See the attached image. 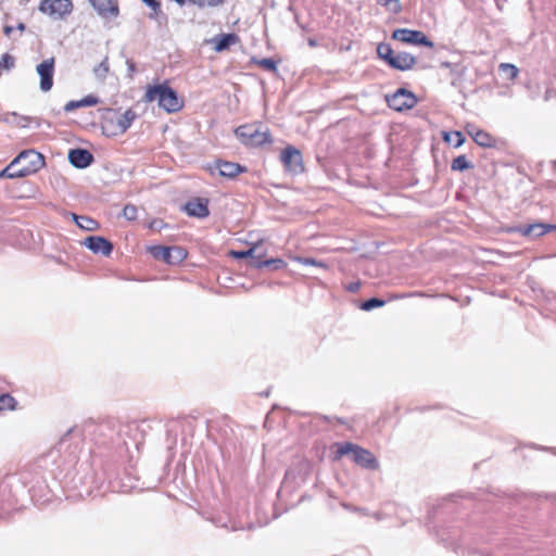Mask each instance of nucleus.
<instances>
[{"label": "nucleus", "instance_id": "obj_1", "mask_svg": "<svg viewBox=\"0 0 556 556\" xmlns=\"http://www.w3.org/2000/svg\"><path fill=\"white\" fill-rule=\"evenodd\" d=\"M144 100L147 102L157 101L159 106L167 113H176L184 106V102L179 99L177 91L167 84L148 87Z\"/></svg>", "mask_w": 556, "mask_h": 556}, {"label": "nucleus", "instance_id": "obj_2", "mask_svg": "<svg viewBox=\"0 0 556 556\" xmlns=\"http://www.w3.org/2000/svg\"><path fill=\"white\" fill-rule=\"evenodd\" d=\"M337 446V458L349 455L362 468L369 470H377L379 468L378 459L369 450L351 442L339 443Z\"/></svg>", "mask_w": 556, "mask_h": 556}, {"label": "nucleus", "instance_id": "obj_3", "mask_svg": "<svg viewBox=\"0 0 556 556\" xmlns=\"http://www.w3.org/2000/svg\"><path fill=\"white\" fill-rule=\"evenodd\" d=\"M236 136L241 143L248 147H262L265 143H271V135L268 129L262 130L256 125H241L235 130Z\"/></svg>", "mask_w": 556, "mask_h": 556}, {"label": "nucleus", "instance_id": "obj_4", "mask_svg": "<svg viewBox=\"0 0 556 556\" xmlns=\"http://www.w3.org/2000/svg\"><path fill=\"white\" fill-rule=\"evenodd\" d=\"M14 160L17 166L23 164L18 168L22 178L37 173L46 164L45 156L33 149L20 152Z\"/></svg>", "mask_w": 556, "mask_h": 556}, {"label": "nucleus", "instance_id": "obj_5", "mask_svg": "<svg viewBox=\"0 0 556 556\" xmlns=\"http://www.w3.org/2000/svg\"><path fill=\"white\" fill-rule=\"evenodd\" d=\"M136 117L137 115L131 109L126 110L123 114H118L115 110L108 109L106 114L103 116V128H109L111 125L114 127L112 131L113 135L124 134L129 129Z\"/></svg>", "mask_w": 556, "mask_h": 556}, {"label": "nucleus", "instance_id": "obj_6", "mask_svg": "<svg viewBox=\"0 0 556 556\" xmlns=\"http://www.w3.org/2000/svg\"><path fill=\"white\" fill-rule=\"evenodd\" d=\"M148 251L154 258L162 260L170 265L179 264L187 257V251L178 245H152Z\"/></svg>", "mask_w": 556, "mask_h": 556}, {"label": "nucleus", "instance_id": "obj_7", "mask_svg": "<svg viewBox=\"0 0 556 556\" xmlns=\"http://www.w3.org/2000/svg\"><path fill=\"white\" fill-rule=\"evenodd\" d=\"M39 11L48 14L53 20H63L73 11L72 0H42L39 4Z\"/></svg>", "mask_w": 556, "mask_h": 556}, {"label": "nucleus", "instance_id": "obj_8", "mask_svg": "<svg viewBox=\"0 0 556 556\" xmlns=\"http://www.w3.org/2000/svg\"><path fill=\"white\" fill-rule=\"evenodd\" d=\"M389 108L402 112L417 104V97L405 88L397 89L393 94L386 97Z\"/></svg>", "mask_w": 556, "mask_h": 556}, {"label": "nucleus", "instance_id": "obj_9", "mask_svg": "<svg viewBox=\"0 0 556 556\" xmlns=\"http://www.w3.org/2000/svg\"><path fill=\"white\" fill-rule=\"evenodd\" d=\"M391 38L404 43L425 46L428 48L434 47V43L420 30L397 28L392 33Z\"/></svg>", "mask_w": 556, "mask_h": 556}, {"label": "nucleus", "instance_id": "obj_10", "mask_svg": "<svg viewBox=\"0 0 556 556\" xmlns=\"http://www.w3.org/2000/svg\"><path fill=\"white\" fill-rule=\"evenodd\" d=\"M281 162L285 166V169L293 175H298L303 173L304 166H303V157L296 148L292 146L286 147L281 151Z\"/></svg>", "mask_w": 556, "mask_h": 556}, {"label": "nucleus", "instance_id": "obj_11", "mask_svg": "<svg viewBox=\"0 0 556 556\" xmlns=\"http://www.w3.org/2000/svg\"><path fill=\"white\" fill-rule=\"evenodd\" d=\"M38 75L40 76V89L43 92L51 90L53 86V75H54V59L50 58L41 63H39L36 67Z\"/></svg>", "mask_w": 556, "mask_h": 556}, {"label": "nucleus", "instance_id": "obj_12", "mask_svg": "<svg viewBox=\"0 0 556 556\" xmlns=\"http://www.w3.org/2000/svg\"><path fill=\"white\" fill-rule=\"evenodd\" d=\"M556 230V225L545 223H534L530 225H520L511 229V231L518 232L525 237L538 238L549 231Z\"/></svg>", "mask_w": 556, "mask_h": 556}, {"label": "nucleus", "instance_id": "obj_13", "mask_svg": "<svg viewBox=\"0 0 556 556\" xmlns=\"http://www.w3.org/2000/svg\"><path fill=\"white\" fill-rule=\"evenodd\" d=\"M83 244L94 254L103 256H110L114 248L111 241L101 236H89L83 241Z\"/></svg>", "mask_w": 556, "mask_h": 556}, {"label": "nucleus", "instance_id": "obj_14", "mask_svg": "<svg viewBox=\"0 0 556 556\" xmlns=\"http://www.w3.org/2000/svg\"><path fill=\"white\" fill-rule=\"evenodd\" d=\"M67 159L68 162L78 169L87 168L94 161L92 153L81 148L71 149Z\"/></svg>", "mask_w": 556, "mask_h": 556}, {"label": "nucleus", "instance_id": "obj_15", "mask_svg": "<svg viewBox=\"0 0 556 556\" xmlns=\"http://www.w3.org/2000/svg\"><path fill=\"white\" fill-rule=\"evenodd\" d=\"M184 210L189 216L205 218L210 215L208 200L204 198L192 199L185 204Z\"/></svg>", "mask_w": 556, "mask_h": 556}, {"label": "nucleus", "instance_id": "obj_16", "mask_svg": "<svg viewBox=\"0 0 556 556\" xmlns=\"http://www.w3.org/2000/svg\"><path fill=\"white\" fill-rule=\"evenodd\" d=\"M101 17H116L119 14L117 0H89Z\"/></svg>", "mask_w": 556, "mask_h": 556}, {"label": "nucleus", "instance_id": "obj_17", "mask_svg": "<svg viewBox=\"0 0 556 556\" xmlns=\"http://www.w3.org/2000/svg\"><path fill=\"white\" fill-rule=\"evenodd\" d=\"M467 132L472 140L482 148H493L496 144V139L491 134L476 126H468Z\"/></svg>", "mask_w": 556, "mask_h": 556}, {"label": "nucleus", "instance_id": "obj_18", "mask_svg": "<svg viewBox=\"0 0 556 556\" xmlns=\"http://www.w3.org/2000/svg\"><path fill=\"white\" fill-rule=\"evenodd\" d=\"M215 167L218 170L219 175L226 178H235L239 174L248 172V168L245 166L223 160L216 161Z\"/></svg>", "mask_w": 556, "mask_h": 556}, {"label": "nucleus", "instance_id": "obj_19", "mask_svg": "<svg viewBox=\"0 0 556 556\" xmlns=\"http://www.w3.org/2000/svg\"><path fill=\"white\" fill-rule=\"evenodd\" d=\"M417 60L413 54L401 51L394 54L393 60L390 62L389 66L394 70L405 72L412 70Z\"/></svg>", "mask_w": 556, "mask_h": 556}, {"label": "nucleus", "instance_id": "obj_20", "mask_svg": "<svg viewBox=\"0 0 556 556\" xmlns=\"http://www.w3.org/2000/svg\"><path fill=\"white\" fill-rule=\"evenodd\" d=\"M262 241H257L252 244V247L248 250L242 251H236L231 250L229 252V255L232 256L236 260H242V258H250V266L252 267L253 261H260V258L263 256V253L256 254Z\"/></svg>", "mask_w": 556, "mask_h": 556}, {"label": "nucleus", "instance_id": "obj_21", "mask_svg": "<svg viewBox=\"0 0 556 556\" xmlns=\"http://www.w3.org/2000/svg\"><path fill=\"white\" fill-rule=\"evenodd\" d=\"M99 102H100V99L98 97L88 94L85 98H83L81 100H77V101L73 100V101L67 102L64 106V111L72 112L79 108L93 106V105H97Z\"/></svg>", "mask_w": 556, "mask_h": 556}, {"label": "nucleus", "instance_id": "obj_22", "mask_svg": "<svg viewBox=\"0 0 556 556\" xmlns=\"http://www.w3.org/2000/svg\"><path fill=\"white\" fill-rule=\"evenodd\" d=\"M252 267L256 268V269L268 267L270 270H279V269L286 268L287 263L282 258H279V257L269 258V260H265V261H262L260 258V261L252 262Z\"/></svg>", "mask_w": 556, "mask_h": 556}, {"label": "nucleus", "instance_id": "obj_23", "mask_svg": "<svg viewBox=\"0 0 556 556\" xmlns=\"http://www.w3.org/2000/svg\"><path fill=\"white\" fill-rule=\"evenodd\" d=\"M72 216L76 225L86 231H94L99 228V223L89 216H80L76 214H72Z\"/></svg>", "mask_w": 556, "mask_h": 556}, {"label": "nucleus", "instance_id": "obj_24", "mask_svg": "<svg viewBox=\"0 0 556 556\" xmlns=\"http://www.w3.org/2000/svg\"><path fill=\"white\" fill-rule=\"evenodd\" d=\"M238 36L236 34H223L216 38L215 50L223 51L236 43Z\"/></svg>", "mask_w": 556, "mask_h": 556}, {"label": "nucleus", "instance_id": "obj_25", "mask_svg": "<svg viewBox=\"0 0 556 556\" xmlns=\"http://www.w3.org/2000/svg\"><path fill=\"white\" fill-rule=\"evenodd\" d=\"M378 56L383 60L388 65L393 60L394 51L389 43H379L377 47Z\"/></svg>", "mask_w": 556, "mask_h": 556}, {"label": "nucleus", "instance_id": "obj_26", "mask_svg": "<svg viewBox=\"0 0 556 556\" xmlns=\"http://www.w3.org/2000/svg\"><path fill=\"white\" fill-rule=\"evenodd\" d=\"M473 167L472 164L467 160L466 155H458L452 161V170L464 172Z\"/></svg>", "mask_w": 556, "mask_h": 556}, {"label": "nucleus", "instance_id": "obj_27", "mask_svg": "<svg viewBox=\"0 0 556 556\" xmlns=\"http://www.w3.org/2000/svg\"><path fill=\"white\" fill-rule=\"evenodd\" d=\"M444 140L454 148H459L465 142V137L460 131L444 132Z\"/></svg>", "mask_w": 556, "mask_h": 556}, {"label": "nucleus", "instance_id": "obj_28", "mask_svg": "<svg viewBox=\"0 0 556 556\" xmlns=\"http://www.w3.org/2000/svg\"><path fill=\"white\" fill-rule=\"evenodd\" d=\"M386 304V301L384 300H381V299H378V298H370L366 301H364L362 304H361V308L363 311H371L374 308H377V307H382L383 305Z\"/></svg>", "mask_w": 556, "mask_h": 556}, {"label": "nucleus", "instance_id": "obj_29", "mask_svg": "<svg viewBox=\"0 0 556 556\" xmlns=\"http://www.w3.org/2000/svg\"><path fill=\"white\" fill-rule=\"evenodd\" d=\"M17 165L15 163V160H13L4 169L0 172V178H22L20 175V170L13 172V168H15Z\"/></svg>", "mask_w": 556, "mask_h": 556}, {"label": "nucleus", "instance_id": "obj_30", "mask_svg": "<svg viewBox=\"0 0 556 556\" xmlns=\"http://www.w3.org/2000/svg\"><path fill=\"white\" fill-rule=\"evenodd\" d=\"M16 401L10 394L0 395V410L14 409Z\"/></svg>", "mask_w": 556, "mask_h": 556}, {"label": "nucleus", "instance_id": "obj_31", "mask_svg": "<svg viewBox=\"0 0 556 556\" xmlns=\"http://www.w3.org/2000/svg\"><path fill=\"white\" fill-rule=\"evenodd\" d=\"M500 70L503 74H505L509 79H514L518 75V68L514 64L502 63L500 65Z\"/></svg>", "mask_w": 556, "mask_h": 556}, {"label": "nucleus", "instance_id": "obj_32", "mask_svg": "<svg viewBox=\"0 0 556 556\" xmlns=\"http://www.w3.org/2000/svg\"><path fill=\"white\" fill-rule=\"evenodd\" d=\"M138 215V208L134 204H126L123 208V216L127 220H135Z\"/></svg>", "mask_w": 556, "mask_h": 556}, {"label": "nucleus", "instance_id": "obj_33", "mask_svg": "<svg viewBox=\"0 0 556 556\" xmlns=\"http://www.w3.org/2000/svg\"><path fill=\"white\" fill-rule=\"evenodd\" d=\"M257 64L266 71H269V72L277 71V63L273 59H269V58L261 59L260 61H257Z\"/></svg>", "mask_w": 556, "mask_h": 556}, {"label": "nucleus", "instance_id": "obj_34", "mask_svg": "<svg viewBox=\"0 0 556 556\" xmlns=\"http://www.w3.org/2000/svg\"><path fill=\"white\" fill-rule=\"evenodd\" d=\"M94 73L98 77L104 78L109 73V62L108 58H105L96 68Z\"/></svg>", "mask_w": 556, "mask_h": 556}, {"label": "nucleus", "instance_id": "obj_35", "mask_svg": "<svg viewBox=\"0 0 556 556\" xmlns=\"http://www.w3.org/2000/svg\"><path fill=\"white\" fill-rule=\"evenodd\" d=\"M14 66V58L5 53L0 59V68L10 70Z\"/></svg>", "mask_w": 556, "mask_h": 556}, {"label": "nucleus", "instance_id": "obj_36", "mask_svg": "<svg viewBox=\"0 0 556 556\" xmlns=\"http://www.w3.org/2000/svg\"><path fill=\"white\" fill-rule=\"evenodd\" d=\"M142 1L148 7H150L154 11L155 14L161 11V3L159 0H142Z\"/></svg>", "mask_w": 556, "mask_h": 556}, {"label": "nucleus", "instance_id": "obj_37", "mask_svg": "<svg viewBox=\"0 0 556 556\" xmlns=\"http://www.w3.org/2000/svg\"><path fill=\"white\" fill-rule=\"evenodd\" d=\"M166 225L163 223L162 219H153L152 222L149 223V228L156 231H160Z\"/></svg>", "mask_w": 556, "mask_h": 556}, {"label": "nucleus", "instance_id": "obj_38", "mask_svg": "<svg viewBox=\"0 0 556 556\" xmlns=\"http://www.w3.org/2000/svg\"><path fill=\"white\" fill-rule=\"evenodd\" d=\"M346 290L349 292H352V293H355L359 290L361 288V281H353V282H350L346 287Z\"/></svg>", "mask_w": 556, "mask_h": 556}, {"label": "nucleus", "instance_id": "obj_39", "mask_svg": "<svg viewBox=\"0 0 556 556\" xmlns=\"http://www.w3.org/2000/svg\"><path fill=\"white\" fill-rule=\"evenodd\" d=\"M556 98V90L553 89V88H546L545 90V93H544V101L547 102L549 101L551 99H554Z\"/></svg>", "mask_w": 556, "mask_h": 556}, {"label": "nucleus", "instance_id": "obj_40", "mask_svg": "<svg viewBox=\"0 0 556 556\" xmlns=\"http://www.w3.org/2000/svg\"><path fill=\"white\" fill-rule=\"evenodd\" d=\"M301 262L304 265L324 266L323 263L318 262L315 258H311V257L303 258Z\"/></svg>", "mask_w": 556, "mask_h": 556}, {"label": "nucleus", "instance_id": "obj_41", "mask_svg": "<svg viewBox=\"0 0 556 556\" xmlns=\"http://www.w3.org/2000/svg\"><path fill=\"white\" fill-rule=\"evenodd\" d=\"M392 3H394V4H395V8H393V11H394V12H397V11L400 10L399 0H383V1L381 2V4H382V5H384V7H389V5H391Z\"/></svg>", "mask_w": 556, "mask_h": 556}, {"label": "nucleus", "instance_id": "obj_42", "mask_svg": "<svg viewBox=\"0 0 556 556\" xmlns=\"http://www.w3.org/2000/svg\"><path fill=\"white\" fill-rule=\"evenodd\" d=\"M440 66L444 67V68H448L451 72H455L456 67H457L456 64H452L450 62H442Z\"/></svg>", "mask_w": 556, "mask_h": 556}, {"label": "nucleus", "instance_id": "obj_43", "mask_svg": "<svg viewBox=\"0 0 556 556\" xmlns=\"http://www.w3.org/2000/svg\"><path fill=\"white\" fill-rule=\"evenodd\" d=\"M3 30H4V34H5L7 36H10V35L12 34V31L14 30V28H13L12 26H8V25H7V26H4V29H3Z\"/></svg>", "mask_w": 556, "mask_h": 556}, {"label": "nucleus", "instance_id": "obj_44", "mask_svg": "<svg viewBox=\"0 0 556 556\" xmlns=\"http://www.w3.org/2000/svg\"><path fill=\"white\" fill-rule=\"evenodd\" d=\"M307 43H308V46H309V47H312V48L317 47V45H318V43H317V40H316V39H314V38H308Z\"/></svg>", "mask_w": 556, "mask_h": 556}, {"label": "nucleus", "instance_id": "obj_45", "mask_svg": "<svg viewBox=\"0 0 556 556\" xmlns=\"http://www.w3.org/2000/svg\"><path fill=\"white\" fill-rule=\"evenodd\" d=\"M16 28H17L18 30H21V31H24V30H25V28H26V26H25V24H24V23H18V24H17V26H16Z\"/></svg>", "mask_w": 556, "mask_h": 556}, {"label": "nucleus", "instance_id": "obj_46", "mask_svg": "<svg viewBox=\"0 0 556 556\" xmlns=\"http://www.w3.org/2000/svg\"><path fill=\"white\" fill-rule=\"evenodd\" d=\"M127 64H128V68H129V71H135V64H134V62H132V61L128 60V61H127Z\"/></svg>", "mask_w": 556, "mask_h": 556}, {"label": "nucleus", "instance_id": "obj_47", "mask_svg": "<svg viewBox=\"0 0 556 556\" xmlns=\"http://www.w3.org/2000/svg\"><path fill=\"white\" fill-rule=\"evenodd\" d=\"M22 119H23L24 122H28V117H23ZM21 126H22V127H26V123L21 124Z\"/></svg>", "mask_w": 556, "mask_h": 556}]
</instances>
